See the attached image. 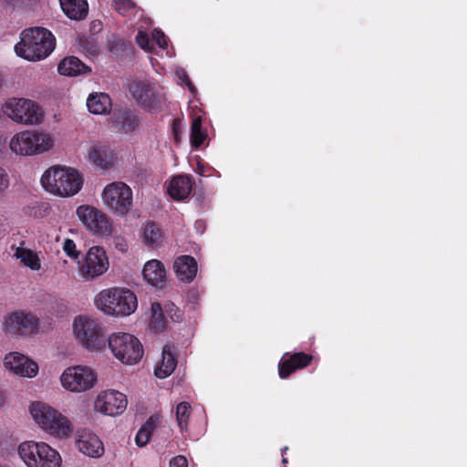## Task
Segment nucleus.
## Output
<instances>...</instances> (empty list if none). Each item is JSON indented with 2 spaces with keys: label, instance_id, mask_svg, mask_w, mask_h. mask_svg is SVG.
<instances>
[{
  "label": "nucleus",
  "instance_id": "f257e3e1",
  "mask_svg": "<svg viewBox=\"0 0 467 467\" xmlns=\"http://www.w3.org/2000/svg\"><path fill=\"white\" fill-rule=\"evenodd\" d=\"M27 410L34 424L46 434L57 439H68L72 435L74 425L70 419L51 404L34 400Z\"/></svg>",
  "mask_w": 467,
  "mask_h": 467
},
{
  "label": "nucleus",
  "instance_id": "f03ea898",
  "mask_svg": "<svg viewBox=\"0 0 467 467\" xmlns=\"http://www.w3.org/2000/svg\"><path fill=\"white\" fill-rule=\"evenodd\" d=\"M42 188L48 193L67 198L78 194L84 185L83 174L75 167L53 165L40 178Z\"/></svg>",
  "mask_w": 467,
  "mask_h": 467
},
{
  "label": "nucleus",
  "instance_id": "7ed1b4c3",
  "mask_svg": "<svg viewBox=\"0 0 467 467\" xmlns=\"http://www.w3.org/2000/svg\"><path fill=\"white\" fill-rule=\"evenodd\" d=\"M95 308L104 316L125 317L138 308V298L133 291L122 286L101 289L93 298Z\"/></svg>",
  "mask_w": 467,
  "mask_h": 467
},
{
  "label": "nucleus",
  "instance_id": "20e7f679",
  "mask_svg": "<svg viewBox=\"0 0 467 467\" xmlns=\"http://www.w3.org/2000/svg\"><path fill=\"white\" fill-rule=\"evenodd\" d=\"M72 337L76 343L90 353H101L107 348L105 327L99 318L88 315L76 316L71 325Z\"/></svg>",
  "mask_w": 467,
  "mask_h": 467
},
{
  "label": "nucleus",
  "instance_id": "39448f33",
  "mask_svg": "<svg viewBox=\"0 0 467 467\" xmlns=\"http://www.w3.org/2000/svg\"><path fill=\"white\" fill-rule=\"evenodd\" d=\"M56 47L53 34L43 27L25 29L20 41L15 46L16 55L28 61H40L47 58Z\"/></svg>",
  "mask_w": 467,
  "mask_h": 467
},
{
  "label": "nucleus",
  "instance_id": "423d86ee",
  "mask_svg": "<svg viewBox=\"0 0 467 467\" xmlns=\"http://www.w3.org/2000/svg\"><path fill=\"white\" fill-rule=\"evenodd\" d=\"M0 110L5 118L23 126H39L46 118L44 109L36 101L23 97L6 99Z\"/></svg>",
  "mask_w": 467,
  "mask_h": 467
},
{
  "label": "nucleus",
  "instance_id": "0eeeda50",
  "mask_svg": "<svg viewBox=\"0 0 467 467\" xmlns=\"http://www.w3.org/2000/svg\"><path fill=\"white\" fill-rule=\"evenodd\" d=\"M17 454L26 467H61L60 453L45 441H25L17 447Z\"/></svg>",
  "mask_w": 467,
  "mask_h": 467
},
{
  "label": "nucleus",
  "instance_id": "6e6552de",
  "mask_svg": "<svg viewBox=\"0 0 467 467\" xmlns=\"http://www.w3.org/2000/svg\"><path fill=\"white\" fill-rule=\"evenodd\" d=\"M100 199L103 206L117 217L128 216L134 205L131 187L121 181L107 183L101 191Z\"/></svg>",
  "mask_w": 467,
  "mask_h": 467
},
{
  "label": "nucleus",
  "instance_id": "1a4fd4ad",
  "mask_svg": "<svg viewBox=\"0 0 467 467\" xmlns=\"http://www.w3.org/2000/svg\"><path fill=\"white\" fill-rule=\"evenodd\" d=\"M99 380L97 370L83 364L67 367L59 376V383L64 390L73 394L86 393L93 389Z\"/></svg>",
  "mask_w": 467,
  "mask_h": 467
},
{
  "label": "nucleus",
  "instance_id": "9d476101",
  "mask_svg": "<svg viewBox=\"0 0 467 467\" xmlns=\"http://www.w3.org/2000/svg\"><path fill=\"white\" fill-rule=\"evenodd\" d=\"M76 214L85 230L92 236L107 239L114 231L113 219L103 210L89 204H82Z\"/></svg>",
  "mask_w": 467,
  "mask_h": 467
},
{
  "label": "nucleus",
  "instance_id": "9b49d317",
  "mask_svg": "<svg viewBox=\"0 0 467 467\" xmlns=\"http://www.w3.org/2000/svg\"><path fill=\"white\" fill-rule=\"evenodd\" d=\"M107 346L114 358L127 365L138 363L143 356L140 341L132 334L113 332L107 337Z\"/></svg>",
  "mask_w": 467,
  "mask_h": 467
},
{
  "label": "nucleus",
  "instance_id": "f8f14e48",
  "mask_svg": "<svg viewBox=\"0 0 467 467\" xmlns=\"http://www.w3.org/2000/svg\"><path fill=\"white\" fill-rule=\"evenodd\" d=\"M109 256L103 246L89 247L78 264V275L82 282H92L108 273Z\"/></svg>",
  "mask_w": 467,
  "mask_h": 467
},
{
  "label": "nucleus",
  "instance_id": "ddd939ff",
  "mask_svg": "<svg viewBox=\"0 0 467 467\" xmlns=\"http://www.w3.org/2000/svg\"><path fill=\"white\" fill-rule=\"evenodd\" d=\"M128 89L145 110L156 111L166 102L164 88L149 80L134 79L129 83Z\"/></svg>",
  "mask_w": 467,
  "mask_h": 467
},
{
  "label": "nucleus",
  "instance_id": "4468645a",
  "mask_svg": "<svg viewBox=\"0 0 467 467\" xmlns=\"http://www.w3.org/2000/svg\"><path fill=\"white\" fill-rule=\"evenodd\" d=\"M1 330L5 337L12 338L37 334L38 318L27 311L9 312L2 318Z\"/></svg>",
  "mask_w": 467,
  "mask_h": 467
},
{
  "label": "nucleus",
  "instance_id": "2eb2a0df",
  "mask_svg": "<svg viewBox=\"0 0 467 467\" xmlns=\"http://www.w3.org/2000/svg\"><path fill=\"white\" fill-rule=\"evenodd\" d=\"M128 407L127 396L114 389H102L96 395L93 401V410L103 416L118 417Z\"/></svg>",
  "mask_w": 467,
  "mask_h": 467
},
{
  "label": "nucleus",
  "instance_id": "dca6fc26",
  "mask_svg": "<svg viewBox=\"0 0 467 467\" xmlns=\"http://www.w3.org/2000/svg\"><path fill=\"white\" fill-rule=\"evenodd\" d=\"M3 365L10 374L23 379H35L39 372L38 363L19 351L6 353L3 359Z\"/></svg>",
  "mask_w": 467,
  "mask_h": 467
},
{
  "label": "nucleus",
  "instance_id": "f3484780",
  "mask_svg": "<svg viewBox=\"0 0 467 467\" xmlns=\"http://www.w3.org/2000/svg\"><path fill=\"white\" fill-rule=\"evenodd\" d=\"M168 317L174 322L182 320V311L172 303H165L161 306L158 302L150 305L148 327L153 332H161L166 329Z\"/></svg>",
  "mask_w": 467,
  "mask_h": 467
},
{
  "label": "nucleus",
  "instance_id": "a211bd4d",
  "mask_svg": "<svg viewBox=\"0 0 467 467\" xmlns=\"http://www.w3.org/2000/svg\"><path fill=\"white\" fill-rule=\"evenodd\" d=\"M75 446L80 453L89 458H100L105 452L104 444L100 438L88 429H82L78 431Z\"/></svg>",
  "mask_w": 467,
  "mask_h": 467
},
{
  "label": "nucleus",
  "instance_id": "6ab92c4d",
  "mask_svg": "<svg viewBox=\"0 0 467 467\" xmlns=\"http://www.w3.org/2000/svg\"><path fill=\"white\" fill-rule=\"evenodd\" d=\"M86 160L95 168L107 171L115 166L117 156L105 145L93 143L87 150Z\"/></svg>",
  "mask_w": 467,
  "mask_h": 467
},
{
  "label": "nucleus",
  "instance_id": "aec40b11",
  "mask_svg": "<svg viewBox=\"0 0 467 467\" xmlns=\"http://www.w3.org/2000/svg\"><path fill=\"white\" fill-rule=\"evenodd\" d=\"M31 157L52 151L57 143L56 135L43 130H29Z\"/></svg>",
  "mask_w": 467,
  "mask_h": 467
},
{
  "label": "nucleus",
  "instance_id": "412c9836",
  "mask_svg": "<svg viewBox=\"0 0 467 467\" xmlns=\"http://www.w3.org/2000/svg\"><path fill=\"white\" fill-rule=\"evenodd\" d=\"M143 280L156 288H163L167 282V270L163 263L157 259L147 261L141 271Z\"/></svg>",
  "mask_w": 467,
  "mask_h": 467
},
{
  "label": "nucleus",
  "instance_id": "4be33fe9",
  "mask_svg": "<svg viewBox=\"0 0 467 467\" xmlns=\"http://www.w3.org/2000/svg\"><path fill=\"white\" fill-rule=\"evenodd\" d=\"M311 359L312 356L303 352L295 353L291 356L285 354L278 365L280 378L285 379L295 370L306 367Z\"/></svg>",
  "mask_w": 467,
  "mask_h": 467
},
{
  "label": "nucleus",
  "instance_id": "5701e85b",
  "mask_svg": "<svg viewBox=\"0 0 467 467\" xmlns=\"http://www.w3.org/2000/svg\"><path fill=\"white\" fill-rule=\"evenodd\" d=\"M173 269L177 278L184 283H191L198 272L196 260L190 255L178 256L173 263Z\"/></svg>",
  "mask_w": 467,
  "mask_h": 467
},
{
  "label": "nucleus",
  "instance_id": "b1692460",
  "mask_svg": "<svg viewBox=\"0 0 467 467\" xmlns=\"http://www.w3.org/2000/svg\"><path fill=\"white\" fill-rule=\"evenodd\" d=\"M177 366L176 351L171 346H165L162 349L161 358L155 366L154 374L159 379H166Z\"/></svg>",
  "mask_w": 467,
  "mask_h": 467
},
{
  "label": "nucleus",
  "instance_id": "393cba45",
  "mask_svg": "<svg viewBox=\"0 0 467 467\" xmlns=\"http://www.w3.org/2000/svg\"><path fill=\"white\" fill-rule=\"evenodd\" d=\"M9 150L18 157H31L29 130L16 132L9 140Z\"/></svg>",
  "mask_w": 467,
  "mask_h": 467
},
{
  "label": "nucleus",
  "instance_id": "a878e982",
  "mask_svg": "<svg viewBox=\"0 0 467 467\" xmlns=\"http://www.w3.org/2000/svg\"><path fill=\"white\" fill-rule=\"evenodd\" d=\"M192 189L191 178L186 175H178L171 180L167 191L172 199L180 201L187 198Z\"/></svg>",
  "mask_w": 467,
  "mask_h": 467
},
{
  "label": "nucleus",
  "instance_id": "bb28decb",
  "mask_svg": "<svg viewBox=\"0 0 467 467\" xmlns=\"http://www.w3.org/2000/svg\"><path fill=\"white\" fill-rule=\"evenodd\" d=\"M14 256L19 260L25 267L29 268L31 271L37 272L42 269L40 253L24 246H19L16 248Z\"/></svg>",
  "mask_w": 467,
  "mask_h": 467
},
{
  "label": "nucleus",
  "instance_id": "cd10ccee",
  "mask_svg": "<svg viewBox=\"0 0 467 467\" xmlns=\"http://www.w3.org/2000/svg\"><path fill=\"white\" fill-rule=\"evenodd\" d=\"M65 15L73 20H81L88 15V5L87 0H59Z\"/></svg>",
  "mask_w": 467,
  "mask_h": 467
},
{
  "label": "nucleus",
  "instance_id": "c85d7f7f",
  "mask_svg": "<svg viewBox=\"0 0 467 467\" xmlns=\"http://www.w3.org/2000/svg\"><path fill=\"white\" fill-rule=\"evenodd\" d=\"M57 69L61 75L67 77H75L90 71V68L76 57H67L62 59Z\"/></svg>",
  "mask_w": 467,
  "mask_h": 467
},
{
  "label": "nucleus",
  "instance_id": "c756f323",
  "mask_svg": "<svg viewBox=\"0 0 467 467\" xmlns=\"http://www.w3.org/2000/svg\"><path fill=\"white\" fill-rule=\"evenodd\" d=\"M140 238L149 247H157L161 244L162 233L161 228L152 222H146L140 229Z\"/></svg>",
  "mask_w": 467,
  "mask_h": 467
},
{
  "label": "nucleus",
  "instance_id": "7c9ffc66",
  "mask_svg": "<svg viewBox=\"0 0 467 467\" xmlns=\"http://www.w3.org/2000/svg\"><path fill=\"white\" fill-rule=\"evenodd\" d=\"M87 107L92 114H107L111 108V99L106 93L90 94L87 99Z\"/></svg>",
  "mask_w": 467,
  "mask_h": 467
},
{
  "label": "nucleus",
  "instance_id": "2f4dec72",
  "mask_svg": "<svg viewBox=\"0 0 467 467\" xmlns=\"http://www.w3.org/2000/svg\"><path fill=\"white\" fill-rule=\"evenodd\" d=\"M192 406L186 401H182L175 408V417L177 424L182 431H186L189 427L190 418L192 416Z\"/></svg>",
  "mask_w": 467,
  "mask_h": 467
},
{
  "label": "nucleus",
  "instance_id": "473e14b6",
  "mask_svg": "<svg viewBox=\"0 0 467 467\" xmlns=\"http://www.w3.org/2000/svg\"><path fill=\"white\" fill-rule=\"evenodd\" d=\"M207 138L205 131L202 130V116L195 114L192 116L191 143L193 147H200Z\"/></svg>",
  "mask_w": 467,
  "mask_h": 467
},
{
  "label": "nucleus",
  "instance_id": "72a5a7b5",
  "mask_svg": "<svg viewBox=\"0 0 467 467\" xmlns=\"http://www.w3.org/2000/svg\"><path fill=\"white\" fill-rule=\"evenodd\" d=\"M116 123L119 130L128 133L135 130L139 125V120L136 115L130 111H125L119 115Z\"/></svg>",
  "mask_w": 467,
  "mask_h": 467
},
{
  "label": "nucleus",
  "instance_id": "f704fd0d",
  "mask_svg": "<svg viewBox=\"0 0 467 467\" xmlns=\"http://www.w3.org/2000/svg\"><path fill=\"white\" fill-rule=\"evenodd\" d=\"M155 428H156V421L151 418L149 419L139 430V431L135 437L136 444L139 447L145 446L149 442L150 438Z\"/></svg>",
  "mask_w": 467,
  "mask_h": 467
},
{
  "label": "nucleus",
  "instance_id": "c9c22d12",
  "mask_svg": "<svg viewBox=\"0 0 467 467\" xmlns=\"http://www.w3.org/2000/svg\"><path fill=\"white\" fill-rule=\"evenodd\" d=\"M113 8L121 16L137 14L139 10L131 0H112Z\"/></svg>",
  "mask_w": 467,
  "mask_h": 467
},
{
  "label": "nucleus",
  "instance_id": "e433bc0d",
  "mask_svg": "<svg viewBox=\"0 0 467 467\" xmlns=\"http://www.w3.org/2000/svg\"><path fill=\"white\" fill-rule=\"evenodd\" d=\"M174 75L175 80L178 84H185L192 94L196 93L195 87L190 81V78H188V75L183 68L177 67L174 70Z\"/></svg>",
  "mask_w": 467,
  "mask_h": 467
},
{
  "label": "nucleus",
  "instance_id": "4c0bfd02",
  "mask_svg": "<svg viewBox=\"0 0 467 467\" xmlns=\"http://www.w3.org/2000/svg\"><path fill=\"white\" fill-rule=\"evenodd\" d=\"M62 249L71 259H77L80 254L77 249L75 242L69 238L64 240Z\"/></svg>",
  "mask_w": 467,
  "mask_h": 467
},
{
  "label": "nucleus",
  "instance_id": "58836bf2",
  "mask_svg": "<svg viewBox=\"0 0 467 467\" xmlns=\"http://www.w3.org/2000/svg\"><path fill=\"white\" fill-rule=\"evenodd\" d=\"M136 42L143 50L147 52L152 51V47L150 44L149 36L141 28H139L138 34L136 36Z\"/></svg>",
  "mask_w": 467,
  "mask_h": 467
},
{
  "label": "nucleus",
  "instance_id": "ea45409f",
  "mask_svg": "<svg viewBox=\"0 0 467 467\" xmlns=\"http://www.w3.org/2000/svg\"><path fill=\"white\" fill-rule=\"evenodd\" d=\"M10 186V177L6 169L0 165V198Z\"/></svg>",
  "mask_w": 467,
  "mask_h": 467
},
{
  "label": "nucleus",
  "instance_id": "a19ab883",
  "mask_svg": "<svg viewBox=\"0 0 467 467\" xmlns=\"http://www.w3.org/2000/svg\"><path fill=\"white\" fill-rule=\"evenodd\" d=\"M152 40L155 41V43L159 46L160 48L166 49L168 47L167 39L165 35L158 30L155 29L151 33Z\"/></svg>",
  "mask_w": 467,
  "mask_h": 467
},
{
  "label": "nucleus",
  "instance_id": "79ce46f5",
  "mask_svg": "<svg viewBox=\"0 0 467 467\" xmlns=\"http://www.w3.org/2000/svg\"><path fill=\"white\" fill-rule=\"evenodd\" d=\"M113 244L115 249L120 253H126L129 249L127 240L121 235H115L113 237Z\"/></svg>",
  "mask_w": 467,
  "mask_h": 467
},
{
  "label": "nucleus",
  "instance_id": "37998d69",
  "mask_svg": "<svg viewBox=\"0 0 467 467\" xmlns=\"http://www.w3.org/2000/svg\"><path fill=\"white\" fill-rule=\"evenodd\" d=\"M170 467H188V461L182 455L175 456L170 461Z\"/></svg>",
  "mask_w": 467,
  "mask_h": 467
},
{
  "label": "nucleus",
  "instance_id": "c03bdc74",
  "mask_svg": "<svg viewBox=\"0 0 467 467\" xmlns=\"http://www.w3.org/2000/svg\"><path fill=\"white\" fill-rule=\"evenodd\" d=\"M195 227H196L197 229H201V228L202 227V222H196V223H195Z\"/></svg>",
  "mask_w": 467,
  "mask_h": 467
},
{
  "label": "nucleus",
  "instance_id": "a18cd8bd",
  "mask_svg": "<svg viewBox=\"0 0 467 467\" xmlns=\"http://www.w3.org/2000/svg\"><path fill=\"white\" fill-rule=\"evenodd\" d=\"M3 83H4V78H3L2 75L0 74V88L3 86Z\"/></svg>",
  "mask_w": 467,
  "mask_h": 467
},
{
  "label": "nucleus",
  "instance_id": "49530a36",
  "mask_svg": "<svg viewBox=\"0 0 467 467\" xmlns=\"http://www.w3.org/2000/svg\"><path fill=\"white\" fill-rule=\"evenodd\" d=\"M4 403V400H3V397L2 395L0 394V406H2Z\"/></svg>",
  "mask_w": 467,
  "mask_h": 467
},
{
  "label": "nucleus",
  "instance_id": "de8ad7c7",
  "mask_svg": "<svg viewBox=\"0 0 467 467\" xmlns=\"http://www.w3.org/2000/svg\"><path fill=\"white\" fill-rule=\"evenodd\" d=\"M175 140H176L177 141H179L178 134H177V132H176V131H175Z\"/></svg>",
  "mask_w": 467,
  "mask_h": 467
},
{
  "label": "nucleus",
  "instance_id": "09e8293b",
  "mask_svg": "<svg viewBox=\"0 0 467 467\" xmlns=\"http://www.w3.org/2000/svg\"><path fill=\"white\" fill-rule=\"evenodd\" d=\"M282 462H283L284 463H286V462H287L286 458L283 457Z\"/></svg>",
  "mask_w": 467,
  "mask_h": 467
}]
</instances>
